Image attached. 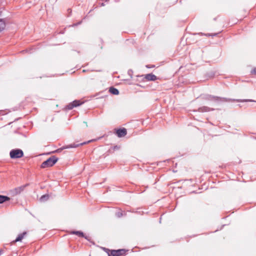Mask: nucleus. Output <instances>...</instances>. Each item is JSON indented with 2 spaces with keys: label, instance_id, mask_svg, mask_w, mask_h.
<instances>
[{
  "label": "nucleus",
  "instance_id": "obj_1",
  "mask_svg": "<svg viewBox=\"0 0 256 256\" xmlns=\"http://www.w3.org/2000/svg\"><path fill=\"white\" fill-rule=\"evenodd\" d=\"M202 98L204 100H208V101H213L215 102H254L252 100H234V99H230L227 98H222L216 96H214L210 94H205L202 96Z\"/></svg>",
  "mask_w": 256,
  "mask_h": 256
},
{
  "label": "nucleus",
  "instance_id": "obj_2",
  "mask_svg": "<svg viewBox=\"0 0 256 256\" xmlns=\"http://www.w3.org/2000/svg\"><path fill=\"white\" fill-rule=\"evenodd\" d=\"M58 160V158L55 156H52L46 160L44 161L41 164L42 168H46L52 166Z\"/></svg>",
  "mask_w": 256,
  "mask_h": 256
},
{
  "label": "nucleus",
  "instance_id": "obj_3",
  "mask_svg": "<svg viewBox=\"0 0 256 256\" xmlns=\"http://www.w3.org/2000/svg\"><path fill=\"white\" fill-rule=\"evenodd\" d=\"M10 155L12 158H18L23 156L24 152L20 149H14L10 152Z\"/></svg>",
  "mask_w": 256,
  "mask_h": 256
},
{
  "label": "nucleus",
  "instance_id": "obj_4",
  "mask_svg": "<svg viewBox=\"0 0 256 256\" xmlns=\"http://www.w3.org/2000/svg\"><path fill=\"white\" fill-rule=\"evenodd\" d=\"M124 254V250H113L111 252L108 256H120Z\"/></svg>",
  "mask_w": 256,
  "mask_h": 256
},
{
  "label": "nucleus",
  "instance_id": "obj_5",
  "mask_svg": "<svg viewBox=\"0 0 256 256\" xmlns=\"http://www.w3.org/2000/svg\"><path fill=\"white\" fill-rule=\"evenodd\" d=\"M127 134V132L126 128H120L118 129L116 132L117 136L119 138L124 136Z\"/></svg>",
  "mask_w": 256,
  "mask_h": 256
},
{
  "label": "nucleus",
  "instance_id": "obj_6",
  "mask_svg": "<svg viewBox=\"0 0 256 256\" xmlns=\"http://www.w3.org/2000/svg\"><path fill=\"white\" fill-rule=\"evenodd\" d=\"M144 78L148 81H154L157 80V77L152 74H146L144 76Z\"/></svg>",
  "mask_w": 256,
  "mask_h": 256
},
{
  "label": "nucleus",
  "instance_id": "obj_7",
  "mask_svg": "<svg viewBox=\"0 0 256 256\" xmlns=\"http://www.w3.org/2000/svg\"><path fill=\"white\" fill-rule=\"evenodd\" d=\"M80 104L79 100H74L72 103L68 104L67 106V108L68 110H72L74 107H76Z\"/></svg>",
  "mask_w": 256,
  "mask_h": 256
},
{
  "label": "nucleus",
  "instance_id": "obj_8",
  "mask_svg": "<svg viewBox=\"0 0 256 256\" xmlns=\"http://www.w3.org/2000/svg\"><path fill=\"white\" fill-rule=\"evenodd\" d=\"M92 140H89L88 142H84L80 143V144H68V145L66 146L65 148H76V147L78 146H82L83 144H88V142H92Z\"/></svg>",
  "mask_w": 256,
  "mask_h": 256
},
{
  "label": "nucleus",
  "instance_id": "obj_9",
  "mask_svg": "<svg viewBox=\"0 0 256 256\" xmlns=\"http://www.w3.org/2000/svg\"><path fill=\"white\" fill-rule=\"evenodd\" d=\"M214 108H211L208 106H204L198 108V111L200 112H207L211 110H214Z\"/></svg>",
  "mask_w": 256,
  "mask_h": 256
},
{
  "label": "nucleus",
  "instance_id": "obj_10",
  "mask_svg": "<svg viewBox=\"0 0 256 256\" xmlns=\"http://www.w3.org/2000/svg\"><path fill=\"white\" fill-rule=\"evenodd\" d=\"M26 234V232H23L22 233L18 234V237L16 238L13 241V242H20V241H21L24 238V236Z\"/></svg>",
  "mask_w": 256,
  "mask_h": 256
},
{
  "label": "nucleus",
  "instance_id": "obj_11",
  "mask_svg": "<svg viewBox=\"0 0 256 256\" xmlns=\"http://www.w3.org/2000/svg\"><path fill=\"white\" fill-rule=\"evenodd\" d=\"M10 198L6 196L0 195V204H3L6 202L9 201Z\"/></svg>",
  "mask_w": 256,
  "mask_h": 256
},
{
  "label": "nucleus",
  "instance_id": "obj_12",
  "mask_svg": "<svg viewBox=\"0 0 256 256\" xmlns=\"http://www.w3.org/2000/svg\"><path fill=\"white\" fill-rule=\"evenodd\" d=\"M109 92L111 94H115V95H117L119 93L118 90L114 87H110V88Z\"/></svg>",
  "mask_w": 256,
  "mask_h": 256
},
{
  "label": "nucleus",
  "instance_id": "obj_13",
  "mask_svg": "<svg viewBox=\"0 0 256 256\" xmlns=\"http://www.w3.org/2000/svg\"><path fill=\"white\" fill-rule=\"evenodd\" d=\"M24 188H25L24 186H20V187L16 188L14 190L16 194H20L22 191L24 190Z\"/></svg>",
  "mask_w": 256,
  "mask_h": 256
},
{
  "label": "nucleus",
  "instance_id": "obj_14",
  "mask_svg": "<svg viewBox=\"0 0 256 256\" xmlns=\"http://www.w3.org/2000/svg\"><path fill=\"white\" fill-rule=\"evenodd\" d=\"M6 26V23L2 20H0V32L4 30Z\"/></svg>",
  "mask_w": 256,
  "mask_h": 256
},
{
  "label": "nucleus",
  "instance_id": "obj_15",
  "mask_svg": "<svg viewBox=\"0 0 256 256\" xmlns=\"http://www.w3.org/2000/svg\"><path fill=\"white\" fill-rule=\"evenodd\" d=\"M71 234H76L80 237L84 236V234L83 232H81L80 231H73L71 232Z\"/></svg>",
  "mask_w": 256,
  "mask_h": 256
},
{
  "label": "nucleus",
  "instance_id": "obj_16",
  "mask_svg": "<svg viewBox=\"0 0 256 256\" xmlns=\"http://www.w3.org/2000/svg\"><path fill=\"white\" fill-rule=\"evenodd\" d=\"M48 198H49L48 195L44 194V195L42 196L40 198V202H44L47 200L48 199Z\"/></svg>",
  "mask_w": 256,
  "mask_h": 256
},
{
  "label": "nucleus",
  "instance_id": "obj_17",
  "mask_svg": "<svg viewBox=\"0 0 256 256\" xmlns=\"http://www.w3.org/2000/svg\"><path fill=\"white\" fill-rule=\"evenodd\" d=\"M116 215L118 217L120 218L122 216V213L121 212H116Z\"/></svg>",
  "mask_w": 256,
  "mask_h": 256
},
{
  "label": "nucleus",
  "instance_id": "obj_18",
  "mask_svg": "<svg viewBox=\"0 0 256 256\" xmlns=\"http://www.w3.org/2000/svg\"><path fill=\"white\" fill-rule=\"evenodd\" d=\"M251 72H252V74H256V68H254V69L252 70Z\"/></svg>",
  "mask_w": 256,
  "mask_h": 256
}]
</instances>
